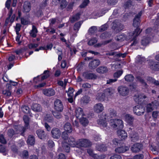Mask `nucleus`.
Returning <instances> with one entry per match:
<instances>
[{
	"label": "nucleus",
	"mask_w": 159,
	"mask_h": 159,
	"mask_svg": "<svg viewBox=\"0 0 159 159\" xmlns=\"http://www.w3.org/2000/svg\"><path fill=\"white\" fill-rule=\"evenodd\" d=\"M31 9L30 3L28 1H26L24 2L22 11L24 12H28Z\"/></svg>",
	"instance_id": "dca6fc26"
},
{
	"label": "nucleus",
	"mask_w": 159,
	"mask_h": 159,
	"mask_svg": "<svg viewBox=\"0 0 159 159\" xmlns=\"http://www.w3.org/2000/svg\"><path fill=\"white\" fill-rule=\"evenodd\" d=\"M97 28L95 26H93L90 28L89 30V32L91 34H93L97 32Z\"/></svg>",
	"instance_id": "09e8293b"
},
{
	"label": "nucleus",
	"mask_w": 159,
	"mask_h": 159,
	"mask_svg": "<svg viewBox=\"0 0 159 159\" xmlns=\"http://www.w3.org/2000/svg\"><path fill=\"white\" fill-rule=\"evenodd\" d=\"M74 91V89L72 88H70L69 89L67 94L68 96L70 97H72L73 95V93Z\"/></svg>",
	"instance_id": "052dcab7"
},
{
	"label": "nucleus",
	"mask_w": 159,
	"mask_h": 159,
	"mask_svg": "<svg viewBox=\"0 0 159 159\" xmlns=\"http://www.w3.org/2000/svg\"><path fill=\"white\" fill-rule=\"evenodd\" d=\"M110 159H121V157L120 155L115 154L112 156L110 157Z\"/></svg>",
	"instance_id": "774afa93"
},
{
	"label": "nucleus",
	"mask_w": 159,
	"mask_h": 159,
	"mask_svg": "<svg viewBox=\"0 0 159 159\" xmlns=\"http://www.w3.org/2000/svg\"><path fill=\"white\" fill-rule=\"evenodd\" d=\"M158 104V102L156 100L152 102L151 103L148 104L146 107V111L148 112H151L154 110L155 106Z\"/></svg>",
	"instance_id": "f8f14e48"
},
{
	"label": "nucleus",
	"mask_w": 159,
	"mask_h": 159,
	"mask_svg": "<svg viewBox=\"0 0 159 159\" xmlns=\"http://www.w3.org/2000/svg\"><path fill=\"white\" fill-rule=\"evenodd\" d=\"M100 63V61L98 59H94L89 63V67L91 69H94L98 66Z\"/></svg>",
	"instance_id": "4468645a"
},
{
	"label": "nucleus",
	"mask_w": 159,
	"mask_h": 159,
	"mask_svg": "<svg viewBox=\"0 0 159 159\" xmlns=\"http://www.w3.org/2000/svg\"><path fill=\"white\" fill-rule=\"evenodd\" d=\"M97 42V40L95 38H93L88 42V44L89 45H92Z\"/></svg>",
	"instance_id": "338daca9"
},
{
	"label": "nucleus",
	"mask_w": 159,
	"mask_h": 159,
	"mask_svg": "<svg viewBox=\"0 0 159 159\" xmlns=\"http://www.w3.org/2000/svg\"><path fill=\"white\" fill-rule=\"evenodd\" d=\"M89 2V0H84L83 3L80 5V7L81 8L85 7L88 5Z\"/></svg>",
	"instance_id": "bf43d9fd"
},
{
	"label": "nucleus",
	"mask_w": 159,
	"mask_h": 159,
	"mask_svg": "<svg viewBox=\"0 0 159 159\" xmlns=\"http://www.w3.org/2000/svg\"><path fill=\"white\" fill-rule=\"evenodd\" d=\"M105 93H100L97 94L96 99L98 101H103L105 98Z\"/></svg>",
	"instance_id": "c756f323"
},
{
	"label": "nucleus",
	"mask_w": 159,
	"mask_h": 159,
	"mask_svg": "<svg viewBox=\"0 0 159 159\" xmlns=\"http://www.w3.org/2000/svg\"><path fill=\"white\" fill-rule=\"evenodd\" d=\"M82 22V21H80L75 23L74 26V30L78 31L80 28Z\"/></svg>",
	"instance_id": "79ce46f5"
},
{
	"label": "nucleus",
	"mask_w": 159,
	"mask_h": 159,
	"mask_svg": "<svg viewBox=\"0 0 159 159\" xmlns=\"http://www.w3.org/2000/svg\"><path fill=\"white\" fill-rule=\"evenodd\" d=\"M92 144V142L89 140L85 139H81L78 141V146L84 148H88Z\"/></svg>",
	"instance_id": "20e7f679"
},
{
	"label": "nucleus",
	"mask_w": 159,
	"mask_h": 159,
	"mask_svg": "<svg viewBox=\"0 0 159 159\" xmlns=\"http://www.w3.org/2000/svg\"><path fill=\"white\" fill-rule=\"evenodd\" d=\"M124 28L123 25L116 21L113 22L112 28L116 33L121 30Z\"/></svg>",
	"instance_id": "9d476101"
},
{
	"label": "nucleus",
	"mask_w": 159,
	"mask_h": 159,
	"mask_svg": "<svg viewBox=\"0 0 159 159\" xmlns=\"http://www.w3.org/2000/svg\"><path fill=\"white\" fill-rule=\"evenodd\" d=\"M128 149V147L122 146L116 148L115 149V151L117 153H123L127 151Z\"/></svg>",
	"instance_id": "a878e982"
},
{
	"label": "nucleus",
	"mask_w": 159,
	"mask_h": 159,
	"mask_svg": "<svg viewBox=\"0 0 159 159\" xmlns=\"http://www.w3.org/2000/svg\"><path fill=\"white\" fill-rule=\"evenodd\" d=\"M142 97L141 95H136L134 96V99L136 102L139 103V101H141V99H142Z\"/></svg>",
	"instance_id": "3c124183"
},
{
	"label": "nucleus",
	"mask_w": 159,
	"mask_h": 159,
	"mask_svg": "<svg viewBox=\"0 0 159 159\" xmlns=\"http://www.w3.org/2000/svg\"><path fill=\"white\" fill-rule=\"evenodd\" d=\"M79 119L80 122L83 126H86L88 125L89 121L86 118L83 117Z\"/></svg>",
	"instance_id": "e433bc0d"
},
{
	"label": "nucleus",
	"mask_w": 159,
	"mask_h": 159,
	"mask_svg": "<svg viewBox=\"0 0 159 159\" xmlns=\"http://www.w3.org/2000/svg\"><path fill=\"white\" fill-rule=\"evenodd\" d=\"M69 144L67 143H64L63 145V147L66 152H68L70 151V148Z\"/></svg>",
	"instance_id": "e2e57ef3"
},
{
	"label": "nucleus",
	"mask_w": 159,
	"mask_h": 159,
	"mask_svg": "<svg viewBox=\"0 0 159 159\" xmlns=\"http://www.w3.org/2000/svg\"><path fill=\"white\" fill-rule=\"evenodd\" d=\"M133 110L134 113L138 116L143 115L145 111L144 108L141 105L135 106Z\"/></svg>",
	"instance_id": "0eeeda50"
},
{
	"label": "nucleus",
	"mask_w": 159,
	"mask_h": 159,
	"mask_svg": "<svg viewBox=\"0 0 159 159\" xmlns=\"http://www.w3.org/2000/svg\"><path fill=\"white\" fill-rule=\"evenodd\" d=\"M125 38V37L124 35H120L116 37V39L120 42L123 41Z\"/></svg>",
	"instance_id": "603ef678"
},
{
	"label": "nucleus",
	"mask_w": 159,
	"mask_h": 159,
	"mask_svg": "<svg viewBox=\"0 0 159 159\" xmlns=\"http://www.w3.org/2000/svg\"><path fill=\"white\" fill-rule=\"evenodd\" d=\"M39 46L37 43H30L28 44V47L29 49H31L33 48H36Z\"/></svg>",
	"instance_id": "4d7b16f0"
},
{
	"label": "nucleus",
	"mask_w": 159,
	"mask_h": 159,
	"mask_svg": "<svg viewBox=\"0 0 159 159\" xmlns=\"http://www.w3.org/2000/svg\"><path fill=\"white\" fill-rule=\"evenodd\" d=\"M32 109L35 112H40L42 110V107L41 106L38 104H34L32 106Z\"/></svg>",
	"instance_id": "bb28decb"
},
{
	"label": "nucleus",
	"mask_w": 159,
	"mask_h": 159,
	"mask_svg": "<svg viewBox=\"0 0 159 159\" xmlns=\"http://www.w3.org/2000/svg\"><path fill=\"white\" fill-rule=\"evenodd\" d=\"M106 155H98L96 154L94 158L95 159H104Z\"/></svg>",
	"instance_id": "69168bd1"
},
{
	"label": "nucleus",
	"mask_w": 159,
	"mask_h": 159,
	"mask_svg": "<svg viewBox=\"0 0 159 159\" xmlns=\"http://www.w3.org/2000/svg\"><path fill=\"white\" fill-rule=\"evenodd\" d=\"M0 152L3 153L4 155H6L7 154V151L4 145H0Z\"/></svg>",
	"instance_id": "a18cd8bd"
},
{
	"label": "nucleus",
	"mask_w": 159,
	"mask_h": 159,
	"mask_svg": "<svg viewBox=\"0 0 159 159\" xmlns=\"http://www.w3.org/2000/svg\"><path fill=\"white\" fill-rule=\"evenodd\" d=\"M119 137L121 140L125 139L127 137V133L123 130H119L117 131Z\"/></svg>",
	"instance_id": "a211bd4d"
},
{
	"label": "nucleus",
	"mask_w": 159,
	"mask_h": 159,
	"mask_svg": "<svg viewBox=\"0 0 159 159\" xmlns=\"http://www.w3.org/2000/svg\"><path fill=\"white\" fill-rule=\"evenodd\" d=\"M128 131L129 134V138L131 141L133 142H136L139 140V137L138 134L134 130V127L132 126L128 128Z\"/></svg>",
	"instance_id": "f03ea898"
},
{
	"label": "nucleus",
	"mask_w": 159,
	"mask_h": 159,
	"mask_svg": "<svg viewBox=\"0 0 159 159\" xmlns=\"http://www.w3.org/2000/svg\"><path fill=\"white\" fill-rule=\"evenodd\" d=\"M115 121L116 129H118L123 128V121L119 119H116Z\"/></svg>",
	"instance_id": "7c9ffc66"
},
{
	"label": "nucleus",
	"mask_w": 159,
	"mask_h": 159,
	"mask_svg": "<svg viewBox=\"0 0 159 159\" xmlns=\"http://www.w3.org/2000/svg\"><path fill=\"white\" fill-rule=\"evenodd\" d=\"M109 26L107 24L102 25L98 28V31L99 32H102L107 30Z\"/></svg>",
	"instance_id": "58836bf2"
},
{
	"label": "nucleus",
	"mask_w": 159,
	"mask_h": 159,
	"mask_svg": "<svg viewBox=\"0 0 159 159\" xmlns=\"http://www.w3.org/2000/svg\"><path fill=\"white\" fill-rule=\"evenodd\" d=\"M117 89L120 95L123 96L128 95L129 92V88L125 86H120Z\"/></svg>",
	"instance_id": "423d86ee"
},
{
	"label": "nucleus",
	"mask_w": 159,
	"mask_h": 159,
	"mask_svg": "<svg viewBox=\"0 0 159 159\" xmlns=\"http://www.w3.org/2000/svg\"><path fill=\"white\" fill-rule=\"evenodd\" d=\"M142 14V11H141L138 13L135 16L133 20V25L134 27H137V28L140 29L139 27L140 22V18ZM140 30V29H139Z\"/></svg>",
	"instance_id": "39448f33"
},
{
	"label": "nucleus",
	"mask_w": 159,
	"mask_h": 159,
	"mask_svg": "<svg viewBox=\"0 0 159 159\" xmlns=\"http://www.w3.org/2000/svg\"><path fill=\"white\" fill-rule=\"evenodd\" d=\"M75 115L76 117L79 119L83 117L84 115L83 113V110L82 108L79 107L75 110Z\"/></svg>",
	"instance_id": "412c9836"
},
{
	"label": "nucleus",
	"mask_w": 159,
	"mask_h": 159,
	"mask_svg": "<svg viewBox=\"0 0 159 159\" xmlns=\"http://www.w3.org/2000/svg\"><path fill=\"white\" fill-rule=\"evenodd\" d=\"M104 109V107L102 104L99 103L95 104L94 107V110L97 113L102 112Z\"/></svg>",
	"instance_id": "f3484780"
},
{
	"label": "nucleus",
	"mask_w": 159,
	"mask_h": 159,
	"mask_svg": "<svg viewBox=\"0 0 159 159\" xmlns=\"http://www.w3.org/2000/svg\"><path fill=\"white\" fill-rule=\"evenodd\" d=\"M96 70L98 73L100 74L106 73L108 71L107 67L102 66H99L96 69Z\"/></svg>",
	"instance_id": "cd10ccee"
},
{
	"label": "nucleus",
	"mask_w": 159,
	"mask_h": 159,
	"mask_svg": "<svg viewBox=\"0 0 159 159\" xmlns=\"http://www.w3.org/2000/svg\"><path fill=\"white\" fill-rule=\"evenodd\" d=\"M38 32V30L36 27L34 25H33L32 29L30 33V35L33 38H35L36 36V34Z\"/></svg>",
	"instance_id": "72a5a7b5"
},
{
	"label": "nucleus",
	"mask_w": 159,
	"mask_h": 159,
	"mask_svg": "<svg viewBox=\"0 0 159 159\" xmlns=\"http://www.w3.org/2000/svg\"><path fill=\"white\" fill-rule=\"evenodd\" d=\"M64 129L67 132L71 133L72 131V127L70 123L67 122L64 125Z\"/></svg>",
	"instance_id": "b1692460"
},
{
	"label": "nucleus",
	"mask_w": 159,
	"mask_h": 159,
	"mask_svg": "<svg viewBox=\"0 0 159 159\" xmlns=\"http://www.w3.org/2000/svg\"><path fill=\"white\" fill-rule=\"evenodd\" d=\"M29 119V118L27 116L24 115L23 117V119L25 124V127H24L20 126H17L18 130L21 132V134L22 135H23V134L26 129H28L30 121Z\"/></svg>",
	"instance_id": "f257e3e1"
},
{
	"label": "nucleus",
	"mask_w": 159,
	"mask_h": 159,
	"mask_svg": "<svg viewBox=\"0 0 159 159\" xmlns=\"http://www.w3.org/2000/svg\"><path fill=\"white\" fill-rule=\"evenodd\" d=\"M68 144L71 147H75L78 146V141H76L73 137H70L68 139Z\"/></svg>",
	"instance_id": "6ab92c4d"
},
{
	"label": "nucleus",
	"mask_w": 159,
	"mask_h": 159,
	"mask_svg": "<svg viewBox=\"0 0 159 159\" xmlns=\"http://www.w3.org/2000/svg\"><path fill=\"white\" fill-rule=\"evenodd\" d=\"M106 118L104 119H100L98 120V124L103 127H106L107 126V123L105 120Z\"/></svg>",
	"instance_id": "2f4dec72"
},
{
	"label": "nucleus",
	"mask_w": 159,
	"mask_h": 159,
	"mask_svg": "<svg viewBox=\"0 0 159 159\" xmlns=\"http://www.w3.org/2000/svg\"><path fill=\"white\" fill-rule=\"evenodd\" d=\"M96 149L100 151H104L107 150V147L104 144L98 145L96 146Z\"/></svg>",
	"instance_id": "4c0bfd02"
},
{
	"label": "nucleus",
	"mask_w": 159,
	"mask_h": 159,
	"mask_svg": "<svg viewBox=\"0 0 159 159\" xmlns=\"http://www.w3.org/2000/svg\"><path fill=\"white\" fill-rule=\"evenodd\" d=\"M43 92L45 95L48 96H53L55 94V91L51 88L43 89Z\"/></svg>",
	"instance_id": "2eb2a0df"
},
{
	"label": "nucleus",
	"mask_w": 159,
	"mask_h": 159,
	"mask_svg": "<svg viewBox=\"0 0 159 159\" xmlns=\"http://www.w3.org/2000/svg\"><path fill=\"white\" fill-rule=\"evenodd\" d=\"M146 61L145 58L139 56L136 58V62L138 65H141L143 64Z\"/></svg>",
	"instance_id": "c85d7f7f"
},
{
	"label": "nucleus",
	"mask_w": 159,
	"mask_h": 159,
	"mask_svg": "<svg viewBox=\"0 0 159 159\" xmlns=\"http://www.w3.org/2000/svg\"><path fill=\"white\" fill-rule=\"evenodd\" d=\"M27 143L28 145H34L35 143L34 137L32 135H29L28 137Z\"/></svg>",
	"instance_id": "393cba45"
},
{
	"label": "nucleus",
	"mask_w": 159,
	"mask_h": 159,
	"mask_svg": "<svg viewBox=\"0 0 159 159\" xmlns=\"http://www.w3.org/2000/svg\"><path fill=\"white\" fill-rule=\"evenodd\" d=\"M2 93L4 95L8 97L10 96L11 93V91L7 89L3 90Z\"/></svg>",
	"instance_id": "0e129e2a"
},
{
	"label": "nucleus",
	"mask_w": 159,
	"mask_h": 159,
	"mask_svg": "<svg viewBox=\"0 0 159 159\" xmlns=\"http://www.w3.org/2000/svg\"><path fill=\"white\" fill-rule=\"evenodd\" d=\"M21 108L22 111L25 113H30V108L28 106L26 105L22 106Z\"/></svg>",
	"instance_id": "de8ad7c7"
},
{
	"label": "nucleus",
	"mask_w": 159,
	"mask_h": 159,
	"mask_svg": "<svg viewBox=\"0 0 159 159\" xmlns=\"http://www.w3.org/2000/svg\"><path fill=\"white\" fill-rule=\"evenodd\" d=\"M52 136L55 139H58L61 136V132L60 130L58 128H53L51 131Z\"/></svg>",
	"instance_id": "1a4fd4ad"
},
{
	"label": "nucleus",
	"mask_w": 159,
	"mask_h": 159,
	"mask_svg": "<svg viewBox=\"0 0 159 159\" xmlns=\"http://www.w3.org/2000/svg\"><path fill=\"white\" fill-rule=\"evenodd\" d=\"M82 75L84 78L88 80H94L97 78V75L95 74L87 72L83 73Z\"/></svg>",
	"instance_id": "ddd939ff"
},
{
	"label": "nucleus",
	"mask_w": 159,
	"mask_h": 159,
	"mask_svg": "<svg viewBox=\"0 0 159 159\" xmlns=\"http://www.w3.org/2000/svg\"><path fill=\"white\" fill-rule=\"evenodd\" d=\"M116 119H111L110 120V125L111 126L112 128H115L116 129Z\"/></svg>",
	"instance_id": "8fccbe9b"
},
{
	"label": "nucleus",
	"mask_w": 159,
	"mask_h": 159,
	"mask_svg": "<svg viewBox=\"0 0 159 159\" xmlns=\"http://www.w3.org/2000/svg\"><path fill=\"white\" fill-rule=\"evenodd\" d=\"M147 80L151 83H152L156 86H159V81L156 80L152 77H148Z\"/></svg>",
	"instance_id": "a19ab883"
},
{
	"label": "nucleus",
	"mask_w": 159,
	"mask_h": 159,
	"mask_svg": "<svg viewBox=\"0 0 159 159\" xmlns=\"http://www.w3.org/2000/svg\"><path fill=\"white\" fill-rule=\"evenodd\" d=\"M36 133L38 137L41 139L45 138L47 135L43 130L40 129L37 130Z\"/></svg>",
	"instance_id": "5701e85b"
},
{
	"label": "nucleus",
	"mask_w": 159,
	"mask_h": 159,
	"mask_svg": "<svg viewBox=\"0 0 159 159\" xmlns=\"http://www.w3.org/2000/svg\"><path fill=\"white\" fill-rule=\"evenodd\" d=\"M150 40V38L148 37H143V39L141 40V44L144 46H146L149 43Z\"/></svg>",
	"instance_id": "473e14b6"
},
{
	"label": "nucleus",
	"mask_w": 159,
	"mask_h": 159,
	"mask_svg": "<svg viewBox=\"0 0 159 159\" xmlns=\"http://www.w3.org/2000/svg\"><path fill=\"white\" fill-rule=\"evenodd\" d=\"M14 134V131L12 129H9L8 130L7 134L10 138L12 137Z\"/></svg>",
	"instance_id": "13d9d810"
},
{
	"label": "nucleus",
	"mask_w": 159,
	"mask_h": 159,
	"mask_svg": "<svg viewBox=\"0 0 159 159\" xmlns=\"http://www.w3.org/2000/svg\"><path fill=\"white\" fill-rule=\"evenodd\" d=\"M54 108L57 111L62 112L64 107L61 101L59 99H56L54 102Z\"/></svg>",
	"instance_id": "6e6552de"
},
{
	"label": "nucleus",
	"mask_w": 159,
	"mask_h": 159,
	"mask_svg": "<svg viewBox=\"0 0 159 159\" xmlns=\"http://www.w3.org/2000/svg\"><path fill=\"white\" fill-rule=\"evenodd\" d=\"M123 71L121 70H119L115 72L113 76L115 78H118L122 74Z\"/></svg>",
	"instance_id": "6e6d98bb"
},
{
	"label": "nucleus",
	"mask_w": 159,
	"mask_h": 159,
	"mask_svg": "<svg viewBox=\"0 0 159 159\" xmlns=\"http://www.w3.org/2000/svg\"><path fill=\"white\" fill-rule=\"evenodd\" d=\"M141 31H140V30L139 28L136 29L132 33H130L129 34V38L132 39L133 40V43L130 45L131 46L135 45L137 43V41L136 39V37L140 34Z\"/></svg>",
	"instance_id": "7ed1b4c3"
},
{
	"label": "nucleus",
	"mask_w": 159,
	"mask_h": 159,
	"mask_svg": "<svg viewBox=\"0 0 159 159\" xmlns=\"http://www.w3.org/2000/svg\"><path fill=\"white\" fill-rule=\"evenodd\" d=\"M61 112L58 111H55L52 112V114L57 119L61 118L62 116L61 113Z\"/></svg>",
	"instance_id": "37998d69"
},
{
	"label": "nucleus",
	"mask_w": 159,
	"mask_h": 159,
	"mask_svg": "<svg viewBox=\"0 0 159 159\" xmlns=\"http://www.w3.org/2000/svg\"><path fill=\"white\" fill-rule=\"evenodd\" d=\"M125 119L129 125H132L134 120V117L129 114H126L125 116Z\"/></svg>",
	"instance_id": "4be33fe9"
},
{
	"label": "nucleus",
	"mask_w": 159,
	"mask_h": 159,
	"mask_svg": "<svg viewBox=\"0 0 159 159\" xmlns=\"http://www.w3.org/2000/svg\"><path fill=\"white\" fill-rule=\"evenodd\" d=\"M80 14L77 13L75 15L73 16L70 19V21L71 23H73L74 22L78 20L80 18Z\"/></svg>",
	"instance_id": "c9c22d12"
},
{
	"label": "nucleus",
	"mask_w": 159,
	"mask_h": 159,
	"mask_svg": "<svg viewBox=\"0 0 159 159\" xmlns=\"http://www.w3.org/2000/svg\"><path fill=\"white\" fill-rule=\"evenodd\" d=\"M34 15L37 17H39L43 15L42 11L39 9H37L34 11Z\"/></svg>",
	"instance_id": "49530a36"
},
{
	"label": "nucleus",
	"mask_w": 159,
	"mask_h": 159,
	"mask_svg": "<svg viewBox=\"0 0 159 159\" xmlns=\"http://www.w3.org/2000/svg\"><path fill=\"white\" fill-rule=\"evenodd\" d=\"M137 79L138 81H139V82H140L143 86L145 88H148V86L146 83L145 81L144 80L142 79L140 76H138L137 77Z\"/></svg>",
	"instance_id": "f704fd0d"
},
{
	"label": "nucleus",
	"mask_w": 159,
	"mask_h": 159,
	"mask_svg": "<svg viewBox=\"0 0 159 159\" xmlns=\"http://www.w3.org/2000/svg\"><path fill=\"white\" fill-rule=\"evenodd\" d=\"M149 66L151 69L158 70H159V62L151 61L150 62Z\"/></svg>",
	"instance_id": "aec40b11"
},
{
	"label": "nucleus",
	"mask_w": 159,
	"mask_h": 159,
	"mask_svg": "<svg viewBox=\"0 0 159 159\" xmlns=\"http://www.w3.org/2000/svg\"><path fill=\"white\" fill-rule=\"evenodd\" d=\"M107 3L110 5L113 6L115 5L117 2V0H107Z\"/></svg>",
	"instance_id": "680f3d73"
},
{
	"label": "nucleus",
	"mask_w": 159,
	"mask_h": 159,
	"mask_svg": "<svg viewBox=\"0 0 159 159\" xmlns=\"http://www.w3.org/2000/svg\"><path fill=\"white\" fill-rule=\"evenodd\" d=\"M143 147V145L140 143H135L131 147V150L133 152H138L142 149Z\"/></svg>",
	"instance_id": "9b49d317"
},
{
	"label": "nucleus",
	"mask_w": 159,
	"mask_h": 159,
	"mask_svg": "<svg viewBox=\"0 0 159 159\" xmlns=\"http://www.w3.org/2000/svg\"><path fill=\"white\" fill-rule=\"evenodd\" d=\"M67 3L65 0H62L60 3V7L61 9L65 8L67 5Z\"/></svg>",
	"instance_id": "5fc2aeb1"
},
{
	"label": "nucleus",
	"mask_w": 159,
	"mask_h": 159,
	"mask_svg": "<svg viewBox=\"0 0 159 159\" xmlns=\"http://www.w3.org/2000/svg\"><path fill=\"white\" fill-rule=\"evenodd\" d=\"M90 101V97L87 95L83 97L81 99V102L84 103H88Z\"/></svg>",
	"instance_id": "c03bdc74"
},
{
	"label": "nucleus",
	"mask_w": 159,
	"mask_h": 159,
	"mask_svg": "<svg viewBox=\"0 0 159 159\" xmlns=\"http://www.w3.org/2000/svg\"><path fill=\"white\" fill-rule=\"evenodd\" d=\"M134 79V76L132 75H127L125 77V81L128 82L133 81Z\"/></svg>",
	"instance_id": "ea45409f"
},
{
	"label": "nucleus",
	"mask_w": 159,
	"mask_h": 159,
	"mask_svg": "<svg viewBox=\"0 0 159 159\" xmlns=\"http://www.w3.org/2000/svg\"><path fill=\"white\" fill-rule=\"evenodd\" d=\"M49 71L48 70H45L43 73V75L42 76L41 80H44L47 78L49 76Z\"/></svg>",
	"instance_id": "864d4df0"
}]
</instances>
